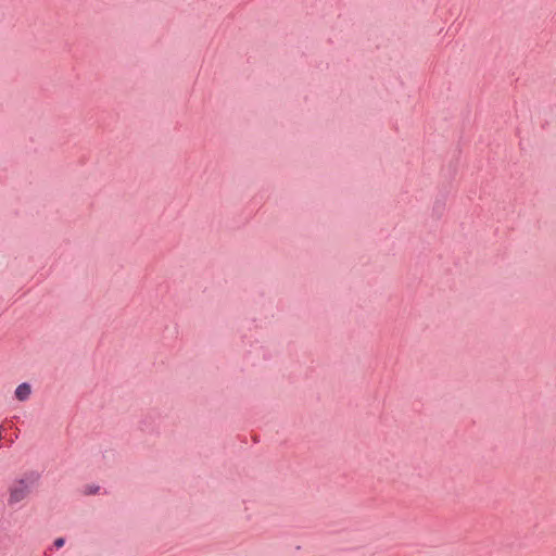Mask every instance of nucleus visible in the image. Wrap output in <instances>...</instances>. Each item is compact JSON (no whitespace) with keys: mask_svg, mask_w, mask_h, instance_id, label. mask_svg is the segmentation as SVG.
I'll use <instances>...</instances> for the list:
<instances>
[{"mask_svg":"<svg viewBox=\"0 0 556 556\" xmlns=\"http://www.w3.org/2000/svg\"><path fill=\"white\" fill-rule=\"evenodd\" d=\"M99 489H100V488H99V486H97V485H86V486H85V490H84V493H85V494H88V495H90V494H96V493H98V492H99Z\"/></svg>","mask_w":556,"mask_h":556,"instance_id":"obj_3","label":"nucleus"},{"mask_svg":"<svg viewBox=\"0 0 556 556\" xmlns=\"http://www.w3.org/2000/svg\"><path fill=\"white\" fill-rule=\"evenodd\" d=\"M36 482L37 477L34 473H25L14 480L9 488V505H16L26 500L30 495Z\"/></svg>","mask_w":556,"mask_h":556,"instance_id":"obj_1","label":"nucleus"},{"mask_svg":"<svg viewBox=\"0 0 556 556\" xmlns=\"http://www.w3.org/2000/svg\"><path fill=\"white\" fill-rule=\"evenodd\" d=\"M33 393V388L28 382L18 384L14 391V396L18 402H26Z\"/></svg>","mask_w":556,"mask_h":556,"instance_id":"obj_2","label":"nucleus"},{"mask_svg":"<svg viewBox=\"0 0 556 556\" xmlns=\"http://www.w3.org/2000/svg\"><path fill=\"white\" fill-rule=\"evenodd\" d=\"M53 544L56 548H61L65 544V540L63 538H58L54 540Z\"/></svg>","mask_w":556,"mask_h":556,"instance_id":"obj_4","label":"nucleus"}]
</instances>
